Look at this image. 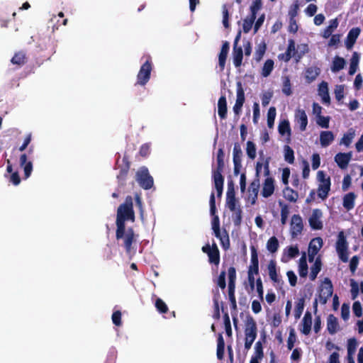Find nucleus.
<instances>
[{"label": "nucleus", "mask_w": 363, "mask_h": 363, "mask_svg": "<svg viewBox=\"0 0 363 363\" xmlns=\"http://www.w3.org/2000/svg\"><path fill=\"white\" fill-rule=\"evenodd\" d=\"M279 247L278 239L275 236L271 237L267 242V249L271 253H275Z\"/></svg>", "instance_id": "obj_44"}, {"label": "nucleus", "mask_w": 363, "mask_h": 363, "mask_svg": "<svg viewBox=\"0 0 363 363\" xmlns=\"http://www.w3.org/2000/svg\"><path fill=\"white\" fill-rule=\"evenodd\" d=\"M352 311L354 315L358 318L362 315V308L361 303L359 301H356L353 303Z\"/></svg>", "instance_id": "obj_64"}, {"label": "nucleus", "mask_w": 363, "mask_h": 363, "mask_svg": "<svg viewBox=\"0 0 363 363\" xmlns=\"http://www.w3.org/2000/svg\"><path fill=\"white\" fill-rule=\"evenodd\" d=\"M303 230V223L299 214H294L291 216L290 222V233L292 238H297L301 234Z\"/></svg>", "instance_id": "obj_11"}, {"label": "nucleus", "mask_w": 363, "mask_h": 363, "mask_svg": "<svg viewBox=\"0 0 363 363\" xmlns=\"http://www.w3.org/2000/svg\"><path fill=\"white\" fill-rule=\"evenodd\" d=\"M295 50V42L294 40L291 39L289 40L286 51L283 54H280L279 55V58L284 60L285 62H289L291 59Z\"/></svg>", "instance_id": "obj_33"}, {"label": "nucleus", "mask_w": 363, "mask_h": 363, "mask_svg": "<svg viewBox=\"0 0 363 363\" xmlns=\"http://www.w3.org/2000/svg\"><path fill=\"white\" fill-rule=\"evenodd\" d=\"M251 259L247 272L259 274V258L257 248L254 245L250 246Z\"/></svg>", "instance_id": "obj_18"}, {"label": "nucleus", "mask_w": 363, "mask_h": 363, "mask_svg": "<svg viewBox=\"0 0 363 363\" xmlns=\"http://www.w3.org/2000/svg\"><path fill=\"white\" fill-rule=\"evenodd\" d=\"M320 74V69L316 66L308 67L305 70V79L307 83L313 82Z\"/></svg>", "instance_id": "obj_26"}, {"label": "nucleus", "mask_w": 363, "mask_h": 363, "mask_svg": "<svg viewBox=\"0 0 363 363\" xmlns=\"http://www.w3.org/2000/svg\"><path fill=\"white\" fill-rule=\"evenodd\" d=\"M354 135V131L352 129H350L347 133L343 135L341 139L340 144H343L346 147H349L352 142Z\"/></svg>", "instance_id": "obj_55"}, {"label": "nucleus", "mask_w": 363, "mask_h": 363, "mask_svg": "<svg viewBox=\"0 0 363 363\" xmlns=\"http://www.w3.org/2000/svg\"><path fill=\"white\" fill-rule=\"evenodd\" d=\"M227 101L225 96H221L218 101V114L221 119L227 117Z\"/></svg>", "instance_id": "obj_32"}, {"label": "nucleus", "mask_w": 363, "mask_h": 363, "mask_svg": "<svg viewBox=\"0 0 363 363\" xmlns=\"http://www.w3.org/2000/svg\"><path fill=\"white\" fill-rule=\"evenodd\" d=\"M335 136L332 131L324 130L320 134V142L322 147H328L334 140Z\"/></svg>", "instance_id": "obj_30"}, {"label": "nucleus", "mask_w": 363, "mask_h": 363, "mask_svg": "<svg viewBox=\"0 0 363 363\" xmlns=\"http://www.w3.org/2000/svg\"><path fill=\"white\" fill-rule=\"evenodd\" d=\"M219 294L217 293V294L214 295L213 298V318L215 320H219L220 318V307H219V302H218V298H219Z\"/></svg>", "instance_id": "obj_50"}, {"label": "nucleus", "mask_w": 363, "mask_h": 363, "mask_svg": "<svg viewBox=\"0 0 363 363\" xmlns=\"http://www.w3.org/2000/svg\"><path fill=\"white\" fill-rule=\"evenodd\" d=\"M282 92L286 96H290L292 94L291 81H290V79L289 78V77H286L284 79Z\"/></svg>", "instance_id": "obj_59"}, {"label": "nucleus", "mask_w": 363, "mask_h": 363, "mask_svg": "<svg viewBox=\"0 0 363 363\" xmlns=\"http://www.w3.org/2000/svg\"><path fill=\"white\" fill-rule=\"evenodd\" d=\"M284 197L290 202H296L298 198V194L291 188L286 186L283 190Z\"/></svg>", "instance_id": "obj_39"}, {"label": "nucleus", "mask_w": 363, "mask_h": 363, "mask_svg": "<svg viewBox=\"0 0 363 363\" xmlns=\"http://www.w3.org/2000/svg\"><path fill=\"white\" fill-rule=\"evenodd\" d=\"M323 245V239L320 237L313 238L308 246V261L313 262L315 257Z\"/></svg>", "instance_id": "obj_13"}, {"label": "nucleus", "mask_w": 363, "mask_h": 363, "mask_svg": "<svg viewBox=\"0 0 363 363\" xmlns=\"http://www.w3.org/2000/svg\"><path fill=\"white\" fill-rule=\"evenodd\" d=\"M359 61V55L357 52H354L350 59V64L348 74L353 75L357 72Z\"/></svg>", "instance_id": "obj_37"}, {"label": "nucleus", "mask_w": 363, "mask_h": 363, "mask_svg": "<svg viewBox=\"0 0 363 363\" xmlns=\"http://www.w3.org/2000/svg\"><path fill=\"white\" fill-rule=\"evenodd\" d=\"M323 213L320 209L315 208L313 210L311 216L309 217L308 223L313 230H321L323 227L320 218Z\"/></svg>", "instance_id": "obj_15"}, {"label": "nucleus", "mask_w": 363, "mask_h": 363, "mask_svg": "<svg viewBox=\"0 0 363 363\" xmlns=\"http://www.w3.org/2000/svg\"><path fill=\"white\" fill-rule=\"evenodd\" d=\"M246 147V153L248 157L251 160H255L256 157V145L252 141H247Z\"/></svg>", "instance_id": "obj_49"}, {"label": "nucleus", "mask_w": 363, "mask_h": 363, "mask_svg": "<svg viewBox=\"0 0 363 363\" xmlns=\"http://www.w3.org/2000/svg\"><path fill=\"white\" fill-rule=\"evenodd\" d=\"M357 341L356 338L352 337L350 338L347 341V357H353V355L355 353Z\"/></svg>", "instance_id": "obj_48"}, {"label": "nucleus", "mask_w": 363, "mask_h": 363, "mask_svg": "<svg viewBox=\"0 0 363 363\" xmlns=\"http://www.w3.org/2000/svg\"><path fill=\"white\" fill-rule=\"evenodd\" d=\"M284 152L285 161L289 164H294L295 160L294 150L290 146L286 145L284 147Z\"/></svg>", "instance_id": "obj_45"}, {"label": "nucleus", "mask_w": 363, "mask_h": 363, "mask_svg": "<svg viewBox=\"0 0 363 363\" xmlns=\"http://www.w3.org/2000/svg\"><path fill=\"white\" fill-rule=\"evenodd\" d=\"M274 191V179L272 177H267L263 183L262 196L264 198L271 196Z\"/></svg>", "instance_id": "obj_21"}, {"label": "nucleus", "mask_w": 363, "mask_h": 363, "mask_svg": "<svg viewBox=\"0 0 363 363\" xmlns=\"http://www.w3.org/2000/svg\"><path fill=\"white\" fill-rule=\"evenodd\" d=\"M230 49V44L228 41L223 43L220 52L218 55V66L220 71L225 69V62Z\"/></svg>", "instance_id": "obj_22"}, {"label": "nucleus", "mask_w": 363, "mask_h": 363, "mask_svg": "<svg viewBox=\"0 0 363 363\" xmlns=\"http://www.w3.org/2000/svg\"><path fill=\"white\" fill-rule=\"evenodd\" d=\"M262 8V0H254L250 7V15L257 18V12Z\"/></svg>", "instance_id": "obj_54"}, {"label": "nucleus", "mask_w": 363, "mask_h": 363, "mask_svg": "<svg viewBox=\"0 0 363 363\" xmlns=\"http://www.w3.org/2000/svg\"><path fill=\"white\" fill-rule=\"evenodd\" d=\"M122 165H119V173L117 175V179L121 185H124L125 180L130 167V162L129 157L125 155L122 159Z\"/></svg>", "instance_id": "obj_14"}, {"label": "nucleus", "mask_w": 363, "mask_h": 363, "mask_svg": "<svg viewBox=\"0 0 363 363\" xmlns=\"http://www.w3.org/2000/svg\"><path fill=\"white\" fill-rule=\"evenodd\" d=\"M301 333L308 335L310 334L312 325V315L310 311H306L301 321Z\"/></svg>", "instance_id": "obj_24"}, {"label": "nucleus", "mask_w": 363, "mask_h": 363, "mask_svg": "<svg viewBox=\"0 0 363 363\" xmlns=\"http://www.w3.org/2000/svg\"><path fill=\"white\" fill-rule=\"evenodd\" d=\"M350 286H351L350 292H351L352 299L354 300L357 298L359 293V284L355 280L350 279Z\"/></svg>", "instance_id": "obj_60"}, {"label": "nucleus", "mask_w": 363, "mask_h": 363, "mask_svg": "<svg viewBox=\"0 0 363 363\" xmlns=\"http://www.w3.org/2000/svg\"><path fill=\"white\" fill-rule=\"evenodd\" d=\"M333 285L330 278L325 277L319 286V298L321 304L325 305L333 296Z\"/></svg>", "instance_id": "obj_8"}, {"label": "nucleus", "mask_w": 363, "mask_h": 363, "mask_svg": "<svg viewBox=\"0 0 363 363\" xmlns=\"http://www.w3.org/2000/svg\"><path fill=\"white\" fill-rule=\"evenodd\" d=\"M356 198L354 192L347 193L343 196L342 206L347 211L354 208Z\"/></svg>", "instance_id": "obj_28"}, {"label": "nucleus", "mask_w": 363, "mask_h": 363, "mask_svg": "<svg viewBox=\"0 0 363 363\" xmlns=\"http://www.w3.org/2000/svg\"><path fill=\"white\" fill-rule=\"evenodd\" d=\"M155 306L157 311L160 313H166L168 311L167 304L160 298L156 299Z\"/></svg>", "instance_id": "obj_61"}, {"label": "nucleus", "mask_w": 363, "mask_h": 363, "mask_svg": "<svg viewBox=\"0 0 363 363\" xmlns=\"http://www.w3.org/2000/svg\"><path fill=\"white\" fill-rule=\"evenodd\" d=\"M224 156L225 154L223 148H219L216 155L217 167L212 171V179L218 197H221L223 189L224 177L222 175V172L225 167Z\"/></svg>", "instance_id": "obj_3"}, {"label": "nucleus", "mask_w": 363, "mask_h": 363, "mask_svg": "<svg viewBox=\"0 0 363 363\" xmlns=\"http://www.w3.org/2000/svg\"><path fill=\"white\" fill-rule=\"evenodd\" d=\"M308 264L305 256H302L299 259L298 274L301 277H306L308 275Z\"/></svg>", "instance_id": "obj_43"}, {"label": "nucleus", "mask_w": 363, "mask_h": 363, "mask_svg": "<svg viewBox=\"0 0 363 363\" xmlns=\"http://www.w3.org/2000/svg\"><path fill=\"white\" fill-rule=\"evenodd\" d=\"M136 181L141 188L145 190L150 189L154 184L152 177L150 174L146 167H141L136 172Z\"/></svg>", "instance_id": "obj_7"}, {"label": "nucleus", "mask_w": 363, "mask_h": 363, "mask_svg": "<svg viewBox=\"0 0 363 363\" xmlns=\"http://www.w3.org/2000/svg\"><path fill=\"white\" fill-rule=\"evenodd\" d=\"M236 92H237V99L236 102L238 103H245V91L242 87V84L241 82H238L236 84Z\"/></svg>", "instance_id": "obj_51"}, {"label": "nucleus", "mask_w": 363, "mask_h": 363, "mask_svg": "<svg viewBox=\"0 0 363 363\" xmlns=\"http://www.w3.org/2000/svg\"><path fill=\"white\" fill-rule=\"evenodd\" d=\"M259 185V178H255L249 186V192L251 195H255V197H257Z\"/></svg>", "instance_id": "obj_56"}, {"label": "nucleus", "mask_w": 363, "mask_h": 363, "mask_svg": "<svg viewBox=\"0 0 363 363\" xmlns=\"http://www.w3.org/2000/svg\"><path fill=\"white\" fill-rule=\"evenodd\" d=\"M336 251L340 259L342 262H348V243L343 231H340L338 233L336 242Z\"/></svg>", "instance_id": "obj_9"}, {"label": "nucleus", "mask_w": 363, "mask_h": 363, "mask_svg": "<svg viewBox=\"0 0 363 363\" xmlns=\"http://www.w3.org/2000/svg\"><path fill=\"white\" fill-rule=\"evenodd\" d=\"M237 202L235 195L226 196V204L230 211L235 210Z\"/></svg>", "instance_id": "obj_63"}, {"label": "nucleus", "mask_w": 363, "mask_h": 363, "mask_svg": "<svg viewBox=\"0 0 363 363\" xmlns=\"http://www.w3.org/2000/svg\"><path fill=\"white\" fill-rule=\"evenodd\" d=\"M231 211L233 212L232 218H233L234 225L236 226L240 225L241 222H242V211L241 208L239 206L238 208H236L235 211Z\"/></svg>", "instance_id": "obj_53"}, {"label": "nucleus", "mask_w": 363, "mask_h": 363, "mask_svg": "<svg viewBox=\"0 0 363 363\" xmlns=\"http://www.w3.org/2000/svg\"><path fill=\"white\" fill-rule=\"evenodd\" d=\"M322 262L320 257H316L313 264L311 267L309 278L311 281H314L321 270Z\"/></svg>", "instance_id": "obj_35"}, {"label": "nucleus", "mask_w": 363, "mask_h": 363, "mask_svg": "<svg viewBox=\"0 0 363 363\" xmlns=\"http://www.w3.org/2000/svg\"><path fill=\"white\" fill-rule=\"evenodd\" d=\"M305 306V297L299 298L296 302L294 308V317L298 320L301 318Z\"/></svg>", "instance_id": "obj_40"}, {"label": "nucleus", "mask_w": 363, "mask_h": 363, "mask_svg": "<svg viewBox=\"0 0 363 363\" xmlns=\"http://www.w3.org/2000/svg\"><path fill=\"white\" fill-rule=\"evenodd\" d=\"M335 96L337 101H340L344 98V85H337L335 88Z\"/></svg>", "instance_id": "obj_62"}, {"label": "nucleus", "mask_w": 363, "mask_h": 363, "mask_svg": "<svg viewBox=\"0 0 363 363\" xmlns=\"http://www.w3.org/2000/svg\"><path fill=\"white\" fill-rule=\"evenodd\" d=\"M19 164L23 169L24 178L28 179L33 171V163L31 161H28V157L26 153L22 154L19 158Z\"/></svg>", "instance_id": "obj_20"}, {"label": "nucleus", "mask_w": 363, "mask_h": 363, "mask_svg": "<svg viewBox=\"0 0 363 363\" xmlns=\"http://www.w3.org/2000/svg\"><path fill=\"white\" fill-rule=\"evenodd\" d=\"M256 17L250 15L243 20L242 30L245 33H247L252 29V27L255 21Z\"/></svg>", "instance_id": "obj_47"}, {"label": "nucleus", "mask_w": 363, "mask_h": 363, "mask_svg": "<svg viewBox=\"0 0 363 363\" xmlns=\"http://www.w3.org/2000/svg\"><path fill=\"white\" fill-rule=\"evenodd\" d=\"M210 213L213 216L212 220V230L215 236L219 239L220 245L224 250H228L230 246V241L228 231L223 228L222 230L220 228V220L218 216H216V207L215 194L211 192L209 200Z\"/></svg>", "instance_id": "obj_2"}, {"label": "nucleus", "mask_w": 363, "mask_h": 363, "mask_svg": "<svg viewBox=\"0 0 363 363\" xmlns=\"http://www.w3.org/2000/svg\"><path fill=\"white\" fill-rule=\"evenodd\" d=\"M352 152H339L336 154L335 156V162L337 163V166L342 169H345L347 167L349 162L352 160Z\"/></svg>", "instance_id": "obj_16"}, {"label": "nucleus", "mask_w": 363, "mask_h": 363, "mask_svg": "<svg viewBox=\"0 0 363 363\" xmlns=\"http://www.w3.org/2000/svg\"><path fill=\"white\" fill-rule=\"evenodd\" d=\"M318 94L322 98L323 103L330 104V97L328 91V84L326 82L323 81L318 85Z\"/></svg>", "instance_id": "obj_27"}, {"label": "nucleus", "mask_w": 363, "mask_h": 363, "mask_svg": "<svg viewBox=\"0 0 363 363\" xmlns=\"http://www.w3.org/2000/svg\"><path fill=\"white\" fill-rule=\"evenodd\" d=\"M240 37L241 30H239L235 38L233 49V60L235 67H240L241 66L243 58L242 48L241 46L238 45Z\"/></svg>", "instance_id": "obj_10"}, {"label": "nucleus", "mask_w": 363, "mask_h": 363, "mask_svg": "<svg viewBox=\"0 0 363 363\" xmlns=\"http://www.w3.org/2000/svg\"><path fill=\"white\" fill-rule=\"evenodd\" d=\"M152 69V62L151 57H147L146 61L142 65L137 75V82L135 86H145L150 79V74Z\"/></svg>", "instance_id": "obj_6"}, {"label": "nucleus", "mask_w": 363, "mask_h": 363, "mask_svg": "<svg viewBox=\"0 0 363 363\" xmlns=\"http://www.w3.org/2000/svg\"><path fill=\"white\" fill-rule=\"evenodd\" d=\"M345 65V60L343 57L335 56L333 59L331 66V71L333 72H337L342 69Z\"/></svg>", "instance_id": "obj_38"}, {"label": "nucleus", "mask_w": 363, "mask_h": 363, "mask_svg": "<svg viewBox=\"0 0 363 363\" xmlns=\"http://www.w3.org/2000/svg\"><path fill=\"white\" fill-rule=\"evenodd\" d=\"M274 62L272 60L269 59L265 61L262 69V75L264 77H267L271 74L274 69Z\"/></svg>", "instance_id": "obj_46"}, {"label": "nucleus", "mask_w": 363, "mask_h": 363, "mask_svg": "<svg viewBox=\"0 0 363 363\" xmlns=\"http://www.w3.org/2000/svg\"><path fill=\"white\" fill-rule=\"evenodd\" d=\"M135 218L133 198L130 196H127L125 202L121 204L117 209L116 238L118 240H123V247L128 255L135 252V250L133 249L132 245L137 242V235L135 234L133 228H128L125 230V223L126 220L134 222Z\"/></svg>", "instance_id": "obj_1"}, {"label": "nucleus", "mask_w": 363, "mask_h": 363, "mask_svg": "<svg viewBox=\"0 0 363 363\" xmlns=\"http://www.w3.org/2000/svg\"><path fill=\"white\" fill-rule=\"evenodd\" d=\"M242 151L238 143L234 144L233 150V160H242Z\"/></svg>", "instance_id": "obj_58"}, {"label": "nucleus", "mask_w": 363, "mask_h": 363, "mask_svg": "<svg viewBox=\"0 0 363 363\" xmlns=\"http://www.w3.org/2000/svg\"><path fill=\"white\" fill-rule=\"evenodd\" d=\"M278 131L281 135H284L287 133L288 136L290 137L291 134V130L289 121L288 120H283L280 121L278 126Z\"/></svg>", "instance_id": "obj_41"}, {"label": "nucleus", "mask_w": 363, "mask_h": 363, "mask_svg": "<svg viewBox=\"0 0 363 363\" xmlns=\"http://www.w3.org/2000/svg\"><path fill=\"white\" fill-rule=\"evenodd\" d=\"M327 329L330 335H334L339 330L337 318L333 314H330L327 318Z\"/></svg>", "instance_id": "obj_29"}, {"label": "nucleus", "mask_w": 363, "mask_h": 363, "mask_svg": "<svg viewBox=\"0 0 363 363\" xmlns=\"http://www.w3.org/2000/svg\"><path fill=\"white\" fill-rule=\"evenodd\" d=\"M338 26V21L336 18L335 19H333L330 21V25L328 26H327L324 31H323V37L324 38H328L329 37H330L333 32V30L335 29H336Z\"/></svg>", "instance_id": "obj_42"}, {"label": "nucleus", "mask_w": 363, "mask_h": 363, "mask_svg": "<svg viewBox=\"0 0 363 363\" xmlns=\"http://www.w3.org/2000/svg\"><path fill=\"white\" fill-rule=\"evenodd\" d=\"M223 323L225 326V333L228 337H231L233 332L230 323V319L228 313L223 315Z\"/></svg>", "instance_id": "obj_57"}, {"label": "nucleus", "mask_w": 363, "mask_h": 363, "mask_svg": "<svg viewBox=\"0 0 363 363\" xmlns=\"http://www.w3.org/2000/svg\"><path fill=\"white\" fill-rule=\"evenodd\" d=\"M294 121L299 125L301 131H305L308 125V116L303 109H297L295 113Z\"/></svg>", "instance_id": "obj_17"}, {"label": "nucleus", "mask_w": 363, "mask_h": 363, "mask_svg": "<svg viewBox=\"0 0 363 363\" xmlns=\"http://www.w3.org/2000/svg\"><path fill=\"white\" fill-rule=\"evenodd\" d=\"M225 353V341L222 333H218L217 337L216 356L218 359L223 360Z\"/></svg>", "instance_id": "obj_34"}, {"label": "nucleus", "mask_w": 363, "mask_h": 363, "mask_svg": "<svg viewBox=\"0 0 363 363\" xmlns=\"http://www.w3.org/2000/svg\"><path fill=\"white\" fill-rule=\"evenodd\" d=\"M361 32V29L359 27L352 28L345 40V44L347 50H351L354 46L357 38L359 37Z\"/></svg>", "instance_id": "obj_19"}, {"label": "nucleus", "mask_w": 363, "mask_h": 363, "mask_svg": "<svg viewBox=\"0 0 363 363\" xmlns=\"http://www.w3.org/2000/svg\"><path fill=\"white\" fill-rule=\"evenodd\" d=\"M267 269L269 278L273 282L277 283L278 284L280 283L283 284V281L281 280V278L279 277V275L277 274V264L274 260L272 259L269 262L267 266Z\"/></svg>", "instance_id": "obj_25"}, {"label": "nucleus", "mask_w": 363, "mask_h": 363, "mask_svg": "<svg viewBox=\"0 0 363 363\" xmlns=\"http://www.w3.org/2000/svg\"><path fill=\"white\" fill-rule=\"evenodd\" d=\"M228 297L232 312L237 311V303L235 295V281H236V269L234 267H230L228 270Z\"/></svg>", "instance_id": "obj_5"}, {"label": "nucleus", "mask_w": 363, "mask_h": 363, "mask_svg": "<svg viewBox=\"0 0 363 363\" xmlns=\"http://www.w3.org/2000/svg\"><path fill=\"white\" fill-rule=\"evenodd\" d=\"M276 114V108L274 106H271L267 112V125L269 128H272L274 126Z\"/></svg>", "instance_id": "obj_52"}, {"label": "nucleus", "mask_w": 363, "mask_h": 363, "mask_svg": "<svg viewBox=\"0 0 363 363\" xmlns=\"http://www.w3.org/2000/svg\"><path fill=\"white\" fill-rule=\"evenodd\" d=\"M317 179L319 182L317 189L318 196L324 201L328 198L330 191V177L327 176L325 172L320 170L317 173Z\"/></svg>", "instance_id": "obj_4"}, {"label": "nucleus", "mask_w": 363, "mask_h": 363, "mask_svg": "<svg viewBox=\"0 0 363 363\" xmlns=\"http://www.w3.org/2000/svg\"><path fill=\"white\" fill-rule=\"evenodd\" d=\"M27 62L28 57L26 52L23 50H20L15 52L11 60V62L14 65H17L18 67H21L25 65Z\"/></svg>", "instance_id": "obj_23"}, {"label": "nucleus", "mask_w": 363, "mask_h": 363, "mask_svg": "<svg viewBox=\"0 0 363 363\" xmlns=\"http://www.w3.org/2000/svg\"><path fill=\"white\" fill-rule=\"evenodd\" d=\"M207 255L208 257V262L210 264H213L216 266H218L220 260V251L215 242L213 243V250L209 252Z\"/></svg>", "instance_id": "obj_31"}, {"label": "nucleus", "mask_w": 363, "mask_h": 363, "mask_svg": "<svg viewBox=\"0 0 363 363\" xmlns=\"http://www.w3.org/2000/svg\"><path fill=\"white\" fill-rule=\"evenodd\" d=\"M267 50V44L262 40L260 42L257 47L255 48V52L254 55V58L256 62H259L263 58Z\"/></svg>", "instance_id": "obj_36"}, {"label": "nucleus", "mask_w": 363, "mask_h": 363, "mask_svg": "<svg viewBox=\"0 0 363 363\" xmlns=\"http://www.w3.org/2000/svg\"><path fill=\"white\" fill-rule=\"evenodd\" d=\"M245 336L246 339L255 341L257 335V323L252 316H248L245 323Z\"/></svg>", "instance_id": "obj_12"}]
</instances>
